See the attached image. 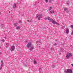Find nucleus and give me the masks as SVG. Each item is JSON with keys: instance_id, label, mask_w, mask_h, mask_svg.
Returning a JSON list of instances; mask_svg holds the SVG:
<instances>
[{"instance_id": "nucleus-1", "label": "nucleus", "mask_w": 73, "mask_h": 73, "mask_svg": "<svg viewBox=\"0 0 73 73\" xmlns=\"http://www.w3.org/2000/svg\"><path fill=\"white\" fill-rule=\"evenodd\" d=\"M32 42H28L27 45V48L28 49H29L30 50H33V49H35V47L34 46H32Z\"/></svg>"}, {"instance_id": "nucleus-2", "label": "nucleus", "mask_w": 73, "mask_h": 73, "mask_svg": "<svg viewBox=\"0 0 73 73\" xmlns=\"http://www.w3.org/2000/svg\"><path fill=\"white\" fill-rule=\"evenodd\" d=\"M36 18H38V20H40L41 18H42V15L40 14H37L36 16Z\"/></svg>"}, {"instance_id": "nucleus-3", "label": "nucleus", "mask_w": 73, "mask_h": 73, "mask_svg": "<svg viewBox=\"0 0 73 73\" xmlns=\"http://www.w3.org/2000/svg\"><path fill=\"white\" fill-rule=\"evenodd\" d=\"M64 72L65 73H73L72 70L71 69H69L65 70L64 71Z\"/></svg>"}, {"instance_id": "nucleus-4", "label": "nucleus", "mask_w": 73, "mask_h": 73, "mask_svg": "<svg viewBox=\"0 0 73 73\" xmlns=\"http://www.w3.org/2000/svg\"><path fill=\"white\" fill-rule=\"evenodd\" d=\"M1 67L0 68V70H1L2 69V68L4 66V62L3 60H1Z\"/></svg>"}, {"instance_id": "nucleus-5", "label": "nucleus", "mask_w": 73, "mask_h": 73, "mask_svg": "<svg viewBox=\"0 0 73 73\" xmlns=\"http://www.w3.org/2000/svg\"><path fill=\"white\" fill-rule=\"evenodd\" d=\"M70 56H72V54L70 53H68L66 54V57L67 58V59H68L69 58V57Z\"/></svg>"}, {"instance_id": "nucleus-6", "label": "nucleus", "mask_w": 73, "mask_h": 73, "mask_svg": "<svg viewBox=\"0 0 73 73\" xmlns=\"http://www.w3.org/2000/svg\"><path fill=\"white\" fill-rule=\"evenodd\" d=\"M15 46H12L11 48V51H13L14 50H15Z\"/></svg>"}, {"instance_id": "nucleus-7", "label": "nucleus", "mask_w": 73, "mask_h": 73, "mask_svg": "<svg viewBox=\"0 0 73 73\" xmlns=\"http://www.w3.org/2000/svg\"><path fill=\"white\" fill-rule=\"evenodd\" d=\"M50 21L52 22V23H53V24H55L56 23V21L53 19H50Z\"/></svg>"}, {"instance_id": "nucleus-8", "label": "nucleus", "mask_w": 73, "mask_h": 73, "mask_svg": "<svg viewBox=\"0 0 73 73\" xmlns=\"http://www.w3.org/2000/svg\"><path fill=\"white\" fill-rule=\"evenodd\" d=\"M50 21L52 22V23H53V24H55L56 23V21L53 19H50Z\"/></svg>"}, {"instance_id": "nucleus-9", "label": "nucleus", "mask_w": 73, "mask_h": 73, "mask_svg": "<svg viewBox=\"0 0 73 73\" xmlns=\"http://www.w3.org/2000/svg\"><path fill=\"white\" fill-rule=\"evenodd\" d=\"M69 32V29H68V28H67L66 30V34H68Z\"/></svg>"}, {"instance_id": "nucleus-10", "label": "nucleus", "mask_w": 73, "mask_h": 73, "mask_svg": "<svg viewBox=\"0 0 73 73\" xmlns=\"http://www.w3.org/2000/svg\"><path fill=\"white\" fill-rule=\"evenodd\" d=\"M36 44H37L38 43H39V44H41V42H40V41H36Z\"/></svg>"}, {"instance_id": "nucleus-11", "label": "nucleus", "mask_w": 73, "mask_h": 73, "mask_svg": "<svg viewBox=\"0 0 73 73\" xmlns=\"http://www.w3.org/2000/svg\"><path fill=\"white\" fill-rule=\"evenodd\" d=\"M3 38H5V39H6L7 38V37H6V35H3Z\"/></svg>"}, {"instance_id": "nucleus-12", "label": "nucleus", "mask_w": 73, "mask_h": 73, "mask_svg": "<svg viewBox=\"0 0 73 73\" xmlns=\"http://www.w3.org/2000/svg\"><path fill=\"white\" fill-rule=\"evenodd\" d=\"M20 27L17 26L16 27V28L17 29H20Z\"/></svg>"}, {"instance_id": "nucleus-13", "label": "nucleus", "mask_w": 73, "mask_h": 73, "mask_svg": "<svg viewBox=\"0 0 73 73\" xmlns=\"http://www.w3.org/2000/svg\"><path fill=\"white\" fill-rule=\"evenodd\" d=\"M16 4H14V7H13V8L14 9H15V8H16Z\"/></svg>"}, {"instance_id": "nucleus-14", "label": "nucleus", "mask_w": 73, "mask_h": 73, "mask_svg": "<svg viewBox=\"0 0 73 73\" xmlns=\"http://www.w3.org/2000/svg\"><path fill=\"white\" fill-rule=\"evenodd\" d=\"M56 45H57V44L56 43H54L53 44V46H56Z\"/></svg>"}, {"instance_id": "nucleus-15", "label": "nucleus", "mask_w": 73, "mask_h": 73, "mask_svg": "<svg viewBox=\"0 0 73 73\" xmlns=\"http://www.w3.org/2000/svg\"><path fill=\"white\" fill-rule=\"evenodd\" d=\"M67 9H68L67 8L65 7L64 9V11H67Z\"/></svg>"}, {"instance_id": "nucleus-16", "label": "nucleus", "mask_w": 73, "mask_h": 73, "mask_svg": "<svg viewBox=\"0 0 73 73\" xmlns=\"http://www.w3.org/2000/svg\"><path fill=\"white\" fill-rule=\"evenodd\" d=\"M49 9H48L49 11H51V9H52V8L51 7H50Z\"/></svg>"}, {"instance_id": "nucleus-17", "label": "nucleus", "mask_w": 73, "mask_h": 73, "mask_svg": "<svg viewBox=\"0 0 73 73\" xmlns=\"http://www.w3.org/2000/svg\"><path fill=\"white\" fill-rule=\"evenodd\" d=\"M56 24V25H60V24L56 22L55 23Z\"/></svg>"}, {"instance_id": "nucleus-18", "label": "nucleus", "mask_w": 73, "mask_h": 73, "mask_svg": "<svg viewBox=\"0 0 73 73\" xmlns=\"http://www.w3.org/2000/svg\"><path fill=\"white\" fill-rule=\"evenodd\" d=\"M34 64H35V65H36L37 64V62H36V61H34Z\"/></svg>"}, {"instance_id": "nucleus-19", "label": "nucleus", "mask_w": 73, "mask_h": 73, "mask_svg": "<svg viewBox=\"0 0 73 73\" xmlns=\"http://www.w3.org/2000/svg\"><path fill=\"white\" fill-rule=\"evenodd\" d=\"M50 13H51L52 14H53V13H54V11H50Z\"/></svg>"}, {"instance_id": "nucleus-20", "label": "nucleus", "mask_w": 73, "mask_h": 73, "mask_svg": "<svg viewBox=\"0 0 73 73\" xmlns=\"http://www.w3.org/2000/svg\"><path fill=\"white\" fill-rule=\"evenodd\" d=\"M6 44L7 45V46H6L7 48V47H8V45H9L8 43H7Z\"/></svg>"}, {"instance_id": "nucleus-21", "label": "nucleus", "mask_w": 73, "mask_h": 73, "mask_svg": "<svg viewBox=\"0 0 73 73\" xmlns=\"http://www.w3.org/2000/svg\"><path fill=\"white\" fill-rule=\"evenodd\" d=\"M66 4L67 5H69V4L68 1L66 2Z\"/></svg>"}, {"instance_id": "nucleus-22", "label": "nucleus", "mask_w": 73, "mask_h": 73, "mask_svg": "<svg viewBox=\"0 0 73 73\" xmlns=\"http://www.w3.org/2000/svg\"><path fill=\"white\" fill-rule=\"evenodd\" d=\"M3 27H4V25L3 24H2L1 25V28H3Z\"/></svg>"}, {"instance_id": "nucleus-23", "label": "nucleus", "mask_w": 73, "mask_h": 73, "mask_svg": "<svg viewBox=\"0 0 73 73\" xmlns=\"http://www.w3.org/2000/svg\"><path fill=\"white\" fill-rule=\"evenodd\" d=\"M71 28H72L73 29V25H72L70 26Z\"/></svg>"}, {"instance_id": "nucleus-24", "label": "nucleus", "mask_w": 73, "mask_h": 73, "mask_svg": "<svg viewBox=\"0 0 73 73\" xmlns=\"http://www.w3.org/2000/svg\"><path fill=\"white\" fill-rule=\"evenodd\" d=\"M49 0V2L50 3L51 1H54V0Z\"/></svg>"}, {"instance_id": "nucleus-25", "label": "nucleus", "mask_w": 73, "mask_h": 73, "mask_svg": "<svg viewBox=\"0 0 73 73\" xmlns=\"http://www.w3.org/2000/svg\"><path fill=\"white\" fill-rule=\"evenodd\" d=\"M73 35V30L72 31V33H71V35Z\"/></svg>"}, {"instance_id": "nucleus-26", "label": "nucleus", "mask_w": 73, "mask_h": 73, "mask_svg": "<svg viewBox=\"0 0 73 73\" xmlns=\"http://www.w3.org/2000/svg\"><path fill=\"white\" fill-rule=\"evenodd\" d=\"M65 26H63L62 27V29H64V28H65Z\"/></svg>"}, {"instance_id": "nucleus-27", "label": "nucleus", "mask_w": 73, "mask_h": 73, "mask_svg": "<svg viewBox=\"0 0 73 73\" xmlns=\"http://www.w3.org/2000/svg\"><path fill=\"white\" fill-rule=\"evenodd\" d=\"M44 20H47V19H48V18L46 17L44 18Z\"/></svg>"}, {"instance_id": "nucleus-28", "label": "nucleus", "mask_w": 73, "mask_h": 73, "mask_svg": "<svg viewBox=\"0 0 73 73\" xmlns=\"http://www.w3.org/2000/svg\"><path fill=\"white\" fill-rule=\"evenodd\" d=\"M50 19V18L49 17H48V18H47V19L48 20H49Z\"/></svg>"}, {"instance_id": "nucleus-29", "label": "nucleus", "mask_w": 73, "mask_h": 73, "mask_svg": "<svg viewBox=\"0 0 73 73\" xmlns=\"http://www.w3.org/2000/svg\"><path fill=\"white\" fill-rule=\"evenodd\" d=\"M45 2L46 3H48V0H45Z\"/></svg>"}, {"instance_id": "nucleus-30", "label": "nucleus", "mask_w": 73, "mask_h": 73, "mask_svg": "<svg viewBox=\"0 0 73 73\" xmlns=\"http://www.w3.org/2000/svg\"><path fill=\"white\" fill-rule=\"evenodd\" d=\"M19 23H21V21H19Z\"/></svg>"}, {"instance_id": "nucleus-31", "label": "nucleus", "mask_w": 73, "mask_h": 73, "mask_svg": "<svg viewBox=\"0 0 73 73\" xmlns=\"http://www.w3.org/2000/svg\"><path fill=\"white\" fill-rule=\"evenodd\" d=\"M2 41L3 42H4V41H5V40H2Z\"/></svg>"}, {"instance_id": "nucleus-32", "label": "nucleus", "mask_w": 73, "mask_h": 73, "mask_svg": "<svg viewBox=\"0 0 73 73\" xmlns=\"http://www.w3.org/2000/svg\"><path fill=\"white\" fill-rule=\"evenodd\" d=\"M54 67H55V65H54L53 66V68H54Z\"/></svg>"}, {"instance_id": "nucleus-33", "label": "nucleus", "mask_w": 73, "mask_h": 73, "mask_svg": "<svg viewBox=\"0 0 73 73\" xmlns=\"http://www.w3.org/2000/svg\"><path fill=\"white\" fill-rule=\"evenodd\" d=\"M71 65L73 67V64H71Z\"/></svg>"}, {"instance_id": "nucleus-34", "label": "nucleus", "mask_w": 73, "mask_h": 73, "mask_svg": "<svg viewBox=\"0 0 73 73\" xmlns=\"http://www.w3.org/2000/svg\"><path fill=\"white\" fill-rule=\"evenodd\" d=\"M55 41H57L58 40L57 39H56V40H55Z\"/></svg>"}, {"instance_id": "nucleus-35", "label": "nucleus", "mask_w": 73, "mask_h": 73, "mask_svg": "<svg viewBox=\"0 0 73 73\" xmlns=\"http://www.w3.org/2000/svg\"><path fill=\"white\" fill-rule=\"evenodd\" d=\"M67 12H69V11L68 10H67Z\"/></svg>"}, {"instance_id": "nucleus-36", "label": "nucleus", "mask_w": 73, "mask_h": 73, "mask_svg": "<svg viewBox=\"0 0 73 73\" xmlns=\"http://www.w3.org/2000/svg\"><path fill=\"white\" fill-rule=\"evenodd\" d=\"M39 69H41V68H39Z\"/></svg>"}, {"instance_id": "nucleus-37", "label": "nucleus", "mask_w": 73, "mask_h": 73, "mask_svg": "<svg viewBox=\"0 0 73 73\" xmlns=\"http://www.w3.org/2000/svg\"><path fill=\"white\" fill-rule=\"evenodd\" d=\"M0 15H1V12H0Z\"/></svg>"}, {"instance_id": "nucleus-38", "label": "nucleus", "mask_w": 73, "mask_h": 73, "mask_svg": "<svg viewBox=\"0 0 73 73\" xmlns=\"http://www.w3.org/2000/svg\"><path fill=\"white\" fill-rule=\"evenodd\" d=\"M71 47H72V45H71Z\"/></svg>"}, {"instance_id": "nucleus-39", "label": "nucleus", "mask_w": 73, "mask_h": 73, "mask_svg": "<svg viewBox=\"0 0 73 73\" xmlns=\"http://www.w3.org/2000/svg\"><path fill=\"white\" fill-rule=\"evenodd\" d=\"M29 21V20H28V21Z\"/></svg>"}, {"instance_id": "nucleus-40", "label": "nucleus", "mask_w": 73, "mask_h": 73, "mask_svg": "<svg viewBox=\"0 0 73 73\" xmlns=\"http://www.w3.org/2000/svg\"><path fill=\"white\" fill-rule=\"evenodd\" d=\"M63 25H64V24H63Z\"/></svg>"}]
</instances>
